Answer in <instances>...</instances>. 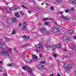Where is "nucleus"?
Returning a JSON list of instances; mask_svg holds the SVG:
<instances>
[{
  "mask_svg": "<svg viewBox=\"0 0 76 76\" xmlns=\"http://www.w3.org/2000/svg\"><path fill=\"white\" fill-rule=\"evenodd\" d=\"M6 48L7 49L4 48V50L2 51L1 53L4 56H9L10 55H9V52H11L12 49L8 47H7Z\"/></svg>",
  "mask_w": 76,
  "mask_h": 76,
  "instance_id": "1",
  "label": "nucleus"
},
{
  "mask_svg": "<svg viewBox=\"0 0 76 76\" xmlns=\"http://www.w3.org/2000/svg\"><path fill=\"white\" fill-rule=\"evenodd\" d=\"M51 31L52 32H55L56 31L57 32H60V29L57 27H53L51 29Z\"/></svg>",
  "mask_w": 76,
  "mask_h": 76,
  "instance_id": "2",
  "label": "nucleus"
},
{
  "mask_svg": "<svg viewBox=\"0 0 76 76\" xmlns=\"http://www.w3.org/2000/svg\"><path fill=\"white\" fill-rule=\"evenodd\" d=\"M70 37L68 36H64V37L63 38V40L64 41H66L67 42L68 41H70Z\"/></svg>",
  "mask_w": 76,
  "mask_h": 76,
  "instance_id": "3",
  "label": "nucleus"
},
{
  "mask_svg": "<svg viewBox=\"0 0 76 76\" xmlns=\"http://www.w3.org/2000/svg\"><path fill=\"white\" fill-rule=\"evenodd\" d=\"M23 24L24 28H23V31H26V27H27V24L26 23L25 21H24Z\"/></svg>",
  "mask_w": 76,
  "mask_h": 76,
  "instance_id": "4",
  "label": "nucleus"
},
{
  "mask_svg": "<svg viewBox=\"0 0 76 76\" xmlns=\"http://www.w3.org/2000/svg\"><path fill=\"white\" fill-rule=\"evenodd\" d=\"M38 67L39 69H45V66L44 65H42L40 64L38 65Z\"/></svg>",
  "mask_w": 76,
  "mask_h": 76,
  "instance_id": "5",
  "label": "nucleus"
},
{
  "mask_svg": "<svg viewBox=\"0 0 76 76\" xmlns=\"http://www.w3.org/2000/svg\"><path fill=\"white\" fill-rule=\"evenodd\" d=\"M69 3H72L73 4H76V1L75 0H69Z\"/></svg>",
  "mask_w": 76,
  "mask_h": 76,
  "instance_id": "6",
  "label": "nucleus"
},
{
  "mask_svg": "<svg viewBox=\"0 0 76 76\" xmlns=\"http://www.w3.org/2000/svg\"><path fill=\"white\" fill-rule=\"evenodd\" d=\"M40 32H41L42 33H43V34H45L46 33L47 30H46L45 29H40Z\"/></svg>",
  "mask_w": 76,
  "mask_h": 76,
  "instance_id": "7",
  "label": "nucleus"
},
{
  "mask_svg": "<svg viewBox=\"0 0 76 76\" xmlns=\"http://www.w3.org/2000/svg\"><path fill=\"white\" fill-rule=\"evenodd\" d=\"M71 56V55H70V53H68L66 56V58H70Z\"/></svg>",
  "mask_w": 76,
  "mask_h": 76,
  "instance_id": "8",
  "label": "nucleus"
},
{
  "mask_svg": "<svg viewBox=\"0 0 76 76\" xmlns=\"http://www.w3.org/2000/svg\"><path fill=\"white\" fill-rule=\"evenodd\" d=\"M7 11L8 13H11L12 11V9H10V8H7Z\"/></svg>",
  "mask_w": 76,
  "mask_h": 76,
  "instance_id": "9",
  "label": "nucleus"
},
{
  "mask_svg": "<svg viewBox=\"0 0 76 76\" xmlns=\"http://www.w3.org/2000/svg\"><path fill=\"white\" fill-rule=\"evenodd\" d=\"M52 47V46L51 45H48L46 46V48L47 50H50V48H51Z\"/></svg>",
  "mask_w": 76,
  "mask_h": 76,
  "instance_id": "10",
  "label": "nucleus"
},
{
  "mask_svg": "<svg viewBox=\"0 0 76 76\" xmlns=\"http://www.w3.org/2000/svg\"><path fill=\"white\" fill-rule=\"evenodd\" d=\"M23 69L24 70H29V67L26 66H23Z\"/></svg>",
  "mask_w": 76,
  "mask_h": 76,
  "instance_id": "11",
  "label": "nucleus"
},
{
  "mask_svg": "<svg viewBox=\"0 0 76 76\" xmlns=\"http://www.w3.org/2000/svg\"><path fill=\"white\" fill-rule=\"evenodd\" d=\"M61 18H63V19H65V20H68V19H69V18L66 17L63 15H62L61 16Z\"/></svg>",
  "mask_w": 76,
  "mask_h": 76,
  "instance_id": "12",
  "label": "nucleus"
},
{
  "mask_svg": "<svg viewBox=\"0 0 76 76\" xmlns=\"http://www.w3.org/2000/svg\"><path fill=\"white\" fill-rule=\"evenodd\" d=\"M4 45V44L3 43L0 44V48L3 49V46Z\"/></svg>",
  "mask_w": 76,
  "mask_h": 76,
  "instance_id": "13",
  "label": "nucleus"
},
{
  "mask_svg": "<svg viewBox=\"0 0 76 76\" xmlns=\"http://www.w3.org/2000/svg\"><path fill=\"white\" fill-rule=\"evenodd\" d=\"M71 48L73 51H75L76 50V48L73 45H72L71 46Z\"/></svg>",
  "mask_w": 76,
  "mask_h": 76,
  "instance_id": "14",
  "label": "nucleus"
},
{
  "mask_svg": "<svg viewBox=\"0 0 76 76\" xmlns=\"http://www.w3.org/2000/svg\"><path fill=\"white\" fill-rule=\"evenodd\" d=\"M56 49V46L53 45L52 47V50L53 51H55Z\"/></svg>",
  "mask_w": 76,
  "mask_h": 76,
  "instance_id": "15",
  "label": "nucleus"
},
{
  "mask_svg": "<svg viewBox=\"0 0 76 76\" xmlns=\"http://www.w3.org/2000/svg\"><path fill=\"white\" fill-rule=\"evenodd\" d=\"M64 69L68 68V64H65L64 66Z\"/></svg>",
  "mask_w": 76,
  "mask_h": 76,
  "instance_id": "16",
  "label": "nucleus"
},
{
  "mask_svg": "<svg viewBox=\"0 0 76 76\" xmlns=\"http://www.w3.org/2000/svg\"><path fill=\"white\" fill-rule=\"evenodd\" d=\"M28 70V72H29V73H32V70H33V69H30V68H29Z\"/></svg>",
  "mask_w": 76,
  "mask_h": 76,
  "instance_id": "17",
  "label": "nucleus"
},
{
  "mask_svg": "<svg viewBox=\"0 0 76 76\" xmlns=\"http://www.w3.org/2000/svg\"><path fill=\"white\" fill-rule=\"evenodd\" d=\"M36 58H38L37 57V56H33V60H35L36 59Z\"/></svg>",
  "mask_w": 76,
  "mask_h": 76,
  "instance_id": "18",
  "label": "nucleus"
},
{
  "mask_svg": "<svg viewBox=\"0 0 76 76\" xmlns=\"http://www.w3.org/2000/svg\"><path fill=\"white\" fill-rule=\"evenodd\" d=\"M17 20L16 19V18H14L12 19V21L14 22H16Z\"/></svg>",
  "mask_w": 76,
  "mask_h": 76,
  "instance_id": "19",
  "label": "nucleus"
},
{
  "mask_svg": "<svg viewBox=\"0 0 76 76\" xmlns=\"http://www.w3.org/2000/svg\"><path fill=\"white\" fill-rule=\"evenodd\" d=\"M69 68V69H71V68H72V65L70 64L69 65L68 64V68Z\"/></svg>",
  "mask_w": 76,
  "mask_h": 76,
  "instance_id": "20",
  "label": "nucleus"
},
{
  "mask_svg": "<svg viewBox=\"0 0 76 76\" xmlns=\"http://www.w3.org/2000/svg\"><path fill=\"white\" fill-rule=\"evenodd\" d=\"M14 65H15V64H14L13 63H11L10 64H8L7 65V66H14Z\"/></svg>",
  "mask_w": 76,
  "mask_h": 76,
  "instance_id": "21",
  "label": "nucleus"
},
{
  "mask_svg": "<svg viewBox=\"0 0 76 76\" xmlns=\"http://www.w3.org/2000/svg\"><path fill=\"white\" fill-rule=\"evenodd\" d=\"M15 15L16 17H17V18H18L19 17V14L18 12L15 13Z\"/></svg>",
  "mask_w": 76,
  "mask_h": 76,
  "instance_id": "22",
  "label": "nucleus"
},
{
  "mask_svg": "<svg viewBox=\"0 0 76 76\" xmlns=\"http://www.w3.org/2000/svg\"><path fill=\"white\" fill-rule=\"evenodd\" d=\"M50 18H45L43 19V21H45V20H49Z\"/></svg>",
  "mask_w": 76,
  "mask_h": 76,
  "instance_id": "23",
  "label": "nucleus"
},
{
  "mask_svg": "<svg viewBox=\"0 0 76 76\" xmlns=\"http://www.w3.org/2000/svg\"><path fill=\"white\" fill-rule=\"evenodd\" d=\"M70 68L67 69L66 70V72H67V73H69V72H70Z\"/></svg>",
  "mask_w": 76,
  "mask_h": 76,
  "instance_id": "24",
  "label": "nucleus"
},
{
  "mask_svg": "<svg viewBox=\"0 0 76 76\" xmlns=\"http://www.w3.org/2000/svg\"><path fill=\"white\" fill-rule=\"evenodd\" d=\"M56 2H57V3H60L61 2V0L56 1Z\"/></svg>",
  "mask_w": 76,
  "mask_h": 76,
  "instance_id": "25",
  "label": "nucleus"
},
{
  "mask_svg": "<svg viewBox=\"0 0 76 76\" xmlns=\"http://www.w3.org/2000/svg\"><path fill=\"white\" fill-rule=\"evenodd\" d=\"M50 10L52 11L54 10V7H53V6L51 7L50 8Z\"/></svg>",
  "mask_w": 76,
  "mask_h": 76,
  "instance_id": "26",
  "label": "nucleus"
},
{
  "mask_svg": "<svg viewBox=\"0 0 76 76\" xmlns=\"http://www.w3.org/2000/svg\"><path fill=\"white\" fill-rule=\"evenodd\" d=\"M57 46L58 48H60L61 47V44H58L57 45Z\"/></svg>",
  "mask_w": 76,
  "mask_h": 76,
  "instance_id": "27",
  "label": "nucleus"
},
{
  "mask_svg": "<svg viewBox=\"0 0 76 76\" xmlns=\"http://www.w3.org/2000/svg\"><path fill=\"white\" fill-rule=\"evenodd\" d=\"M69 32L70 34H72L73 32V30H70L69 31Z\"/></svg>",
  "mask_w": 76,
  "mask_h": 76,
  "instance_id": "28",
  "label": "nucleus"
},
{
  "mask_svg": "<svg viewBox=\"0 0 76 76\" xmlns=\"http://www.w3.org/2000/svg\"><path fill=\"white\" fill-rule=\"evenodd\" d=\"M53 57L55 58H56L57 57V54L56 53H54L53 54Z\"/></svg>",
  "mask_w": 76,
  "mask_h": 76,
  "instance_id": "29",
  "label": "nucleus"
},
{
  "mask_svg": "<svg viewBox=\"0 0 76 76\" xmlns=\"http://www.w3.org/2000/svg\"><path fill=\"white\" fill-rule=\"evenodd\" d=\"M27 62H28V63H30L31 62V61H32V60L30 59H28V60H27Z\"/></svg>",
  "mask_w": 76,
  "mask_h": 76,
  "instance_id": "30",
  "label": "nucleus"
},
{
  "mask_svg": "<svg viewBox=\"0 0 76 76\" xmlns=\"http://www.w3.org/2000/svg\"><path fill=\"white\" fill-rule=\"evenodd\" d=\"M48 23H49V22L48 21H46L45 23V24L46 25H48Z\"/></svg>",
  "mask_w": 76,
  "mask_h": 76,
  "instance_id": "31",
  "label": "nucleus"
},
{
  "mask_svg": "<svg viewBox=\"0 0 76 76\" xmlns=\"http://www.w3.org/2000/svg\"><path fill=\"white\" fill-rule=\"evenodd\" d=\"M36 47V48H40V45H37Z\"/></svg>",
  "mask_w": 76,
  "mask_h": 76,
  "instance_id": "32",
  "label": "nucleus"
},
{
  "mask_svg": "<svg viewBox=\"0 0 76 76\" xmlns=\"http://www.w3.org/2000/svg\"><path fill=\"white\" fill-rule=\"evenodd\" d=\"M41 64H44L45 63V61H40Z\"/></svg>",
  "mask_w": 76,
  "mask_h": 76,
  "instance_id": "33",
  "label": "nucleus"
},
{
  "mask_svg": "<svg viewBox=\"0 0 76 76\" xmlns=\"http://www.w3.org/2000/svg\"><path fill=\"white\" fill-rule=\"evenodd\" d=\"M36 51L37 53H39L40 52V50L38 49H36Z\"/></svg>",
  "mask_w": 76,
  "mask_h": 76,
  "instance_id": "34",
  "label": "nucleus"
},
{
  "mask_svg": "<svg viewBox=\"0 0 76 76\" xmlns=\"http://www.w3.org/2000/svg\"><path fill=\"white\" fill-rule=\"evenodd\" d=\"M4 76H7V73H4Z\"/></svg>",
  "mask_w": 76,
  "mask_h": 76,
  "instance_id": "35",
  "label": "nucleus"
},
{
  "mask_svg": "<svg viewBox=\"0 0 76 76\" xmlns=\"http://www.w3.org/2000/svg\"><path fill=\"white\" fill-rule=\"evenodd\" d=\"M18 8L17 7V6H15V7H14V10H16V9H18Z\"/></svg>",
  "mask_w": 76,
  "mask_h": 76,
  "instance_id": "36",
  "label": "nucleus"
},
{
  "mask_svg": "<svg viewBox=\"0 0 76 76\" xmlns=\"http://www.w3.org/2000/svg\"><path fill=\"white\" fill-rule=\"evenodd\" d=\"M69 10H66L65 11V12L66 13H67V12H69Z\"/></svg>",
  "mask_w": 76,
  "mask_h": 76,
  "instance_id": "37",
  "label": "nucleus"
},
{
  "mask_svg": "<svg viewBox=\"0 0 76 76\" xmlns=\"http://www.w3.org/2000/svg\"><path fill=\"white\" fill-rule=\"evenodd\" d=\"M6 41H7V42H9V41H10V39L7 38L6 39Z\"/></svg>",
  "mask_w": 76,
  "mask_h": 76,
  "instance_id": "38",
  "label": "nucleus"
},
{
  "mask_svg": "<svg viewBox=\"0 0 76 76\" xmlns=\"http://www.w3.org/2000/svg\"><path fill=\"white\" fill-rule=\"evenodd\" d=\"M16 33V32L15 31H13L12 32V34H15Z\"/></svg>",
  "mask_w": 76,
  "mask_h": 76,
  "instance_id": "39",
  "label": "nucleus"
},
{
  "mask_svg": "<svg viewBox=\"0 0 76 76\" xmlns=\"http://www.w3.org/2000/svg\"><path fill=\"white\" fill-rule=\"evenodd\" d=\"M29 37L28 36V37H27L26 36V39H29Z\"/></svg>",
  "mask_w": 76,
  "mask_h": 76,
  "instance_id": "40",
  "label": "nucleus"
},
{
  "mask_svg": "<svg viewBox=\"0 0 76 76\" xmlns=\"http://www.w3.org/2000/svg\"><path fill=\"white\" fill-rule=\"evenodd\" d=\"M3 9H4L3 7H0V9H1V10H3Z\"/></svg>",
  "mask_w": 76,
  "mask_h": 76,
  "instance_id": "41",
  "label": "nucleus"
},
{
  "mask_svg": "<svg viewBox=\"0 0 76 76\" xmlns=\"http://www.w3.org/2000/svg\"><path fill=\"white\" fill-rule=\"evenodd\" d=\"M26 35H24L23 36V38H26Z\"/></svg>",
  "mask_w": 76,
  "mask_h": 76,
  "instance_id": "42",
  "label": "nucleus"
},
{
  "mask_svg": "<svg viewBox=\"0 0 76 76\" xmlns=\"http://www.w3.org/2000/svg\"><path fill=\"white\" fill-rule=\"evenodd\" d=\"M20 14L21 15H23V13H22V12L21 11L20 12Z\"/></svg>",
  "mask_w": 76,
  "mask_h": 76,
  "instance_id": "43",
  "label": "nucleus"
},
{
  "mask_svg": "<svg viewBox=\"0 0 76 76\" xmlns=\"http://www.w3.org/2000/svg\"><path fill=\"white\" fill-rule=\"evenodd\" d=\"M28 13H29V14H31V11L28 10Z\"/></svg>",
  "mask_w": 76,
  "mask_h": 76,
  "instance_id": "44",
  "label": "nucleus"
},
{
  "mask_svg": "<svg viewBox=\"0 0 76 76\" xmlns=\"http://www.w3.org/2000/svg\"><path fill=\"white\" fill-rule=\"evenodd\" d=\"M22 23H19V26H22Z\"/></svg>",
  "mask_w": 76,
  "mask_h": 76,
  "instance_id": "45",
  "label": "nucleus"
},
{
  "mask_svg": "<svg viewBox=\"0 0 76 76\" xmlns=\"http://www.w3.org/2000/svg\"><path fill=\"white\" fill-rule=\"evenodd\" d=\"M38 25L39 26H41V25H42V23H39Z\"/></svg>",
  "mask_w": 76,
  "mask_h": 76,
  "instance_id": "46",
  "label": "nucleus"
},
{
  "mask_svg": "<svg viewBox=\"0 0 76 76\" xmlns=\"http://www.w3.org/2000/svg\"><path fill=\"white\" fill-rule=\"evenodd\" d=\"M39 57H42V54H40L39 55Z\"/></svg>",
  "mask_w": 76,
  "mask_h": 76,
  "instance_id": "47",
  "label": "nucleus"
},
{
  "mask_svg": "<svg viewBox=\"0 0 76 76\" xmlns=\"http://www.w3.org/2000/svg\"><path fill=\"white\" fill-rule=\"evenodd\" d=\"M60 14H61V15H62V14L63 13V12H60Z\"/></svg>",
  "mask_w": 76,
  "mask_h": 76,
  "instance_id": "48",
  "label": "nucleus"
},
{
  "mask_svg": "<svg viewBox=\"0 0 76 76\" xmlns=\"http://www.w3.org/2000/svg\"><path fill=\"white\" fill-rule=\"evenodd\" d=\"M22 7H24V8H25V9H26V7H25L24 5H22Z\"/></svg>",
  "mask_w": 76,
  "mask_h": 76,
  "instance_id": "49",
  "label": "nucleus"
},
{
  "mask_svg": "<svg viewBox=\"0 0 76 76\" xmlns=\"http://www.w3.org/2000/svg\"><path fill=\"white\" fill-rule=\"evenodd\" d=\"M47 34H49V31H46V33Z\"/></svg>",
  "mask_w": 76,
  "mask_h": 76,
  "instance_id": "50",
  "label": "nucleus"
},
{
  "mask_svg": "<svg viewBox=\"0 0 76 76\" xmlns=\"http://www.w3.org/2000/svg\"><path fill=\"white\" fill-rule=\"evenodd\" d=\"M73 38L74 39H76V36H74Z\"/></svg>",
  "mask_w": 76,
  "mask_h": 76,
  "instance_id": "51",
  "label": "nucleus"
},
{
  "mask_svg": "<svg viewBox=\"0 0 76 76\" xmlns=\"http://www.w3.org/2000/svg\"><path fill=\"white\" fill-rule=\"evenodd\" d=\"M40 47H43V45H40Z\"/></svg>",
  "mask_w": 76,
  "mask_h": 76,
  "instance_id": "52",
  "label": "nucleus"
},
{
  "mask_svg": "<svg viewBox=\"0 0 76 76\" xmlns=\"http://www.w3.org/2000/svg\"><path fill=\"white\" fill-rule=\"evenodd\" d=\"M14 51H16V48H14Z\"/></svg>",
  "mask_w": 76,
  "mask_h": 76,
  "instance_id": "53",
  "label": "nucleus"
},
{
  "mask_svg": "<svg viewBox=\"0 0 76 76\" xmlns=\"http://www.w3.org/2000/svg\"><path fill=\"white\" fill-rule=\"evenodd\" d=\"M73 10H74V8H72L71 9V10H72V11H73Z\"/></svg>",
  "mask_w": 76,
  "mask_h": 76,
  "instance_id": "54",
  "label": "nucleus"
},
{
  "mask_svg": "<svg viewBox=\"0 0 76 76\" xmlns=\"http://www.w3.org/2000/svg\"><path fill=\"white\" fill-rule=\"evenodd\" d=\"M28 45L26 44L25 45V47H28Z\"/></svg>",
  "mask_w": 76,
  "mask_h": 76,
  "instance_id": "55",
  "label": "nucleus"
},
{
  "mask_svg": "<svg viewBox=\"0 0 76 76\" xmlns=\"http://www.w3.org/2000/svg\"><path fill=\"white\" fill-rule=\"evenodd\" d=\"M53 23H55V24H56V25L57 24V23H56V22H54Z\"/></svg>",
  "mask_w": 76,
  "mask_h": 76,
  "instance_id": "56",
  "label": "nucleus"
},
{
  "mask_svg": "<svg viewBox=\"0 0 76 76\" xmlns=\"http://www.w3.org/2000/svg\"><path fill=\"white\" fill-rule=\"evenodd\" d=\"M6 4H7H7H9V3H8V2H5Z\"/></svg>",
  "mask_w": 76,
  "mask_h": 76,
  "instance_id": "57",
  "label": "nucleus"
},
{
  "mask_svg": "<svg viewBox=\"0 0 76 76\" xmlns=\"http://www.w3.org/2000/svg\"><path fill=\"white\" fill-rule=\"evenodd\" d=\"M64 51H66V49H64Z\"/></svg>",
  "mask_w": 76,
  "mask_h": 76,
  "instance_id": "58",
  "label": "nucleus"
},
{
  "mask_svg": "<svg viewBox=\"0 0 76 76\" xmlns=\"http://www.w3.org/2000/svg\"><path fill=\"white\" fill-rule=\"evenodd\" d=\"M57 76H61L60 74H58Z\"/></svg>",
  "mask_w": 76,
  "mask_h": 76,
  "instance_id": "59",
  "label": "nucleus"
},
{
  "mask_svg": "<svg viewBox=\"0 0 76 76\" xmlns=\"http://www.w3.org/2000/svg\"><path fill=\"white\" fill-rule=\"evenodd\" d=\"M49 58L51 60H52V58H51V57H50Z\"/></svg>",
  "mask_w": 76,
  "mask_h": 76,
  "instance_id": "60",
  "label": "nucleus"
},
{
  "mask_svg": "<svg viewBox=\"0 0 76 76\" xmlns=\"http://www.w3.org/2000/svg\"><path fill=\"white\" fill-rule=\"evenodd\" d=\"M1 63H2V62L1 61H0V64H1Z\"/></svg>",
  "mask_w": 76,
  "mask_h": 76,
  "instance_id": "61",
  "label": "nucleus"
},
{
  "mask_svg": "<svg viewBox=\"0 0 76 76\" xmlns=\"http://www.w3.org/2000/svg\"><path fill=\"white\" fill-rule=\"evenodd\" d=\"M50 76H53V74H51V75H50Z\"/></svg>",
  "mask_w": 76,
  "mask_h": 76,
  "instance_id": "62",
  "label": "nucleus"
},
{
  "mask_svg": "<svg viewBox=\"0 0 76 76\" xmlns=\"http://www.w3.org/2000/svg\"><path fill=\"white\" fill-rule=\"evenodd\" d=\"M46 4L48 6V4L47 3H46Z\"/></svg>",
  "mask_w": 76,
  "mask_h": 76,
  "instance_id": "63",
  "label": "nucleus"
},
{
  "mask_svg": "<svg viewBox=\"0 0 76 76\" xmlns=\"http://www.w3.org/2000/svg\"><path fill=\"white\" fill-rule=\"evenodd\" d=\"M0 72H2V71L1 69H0Z\"/></svg>",
  "mask_w": 76,
  "mask_h": 76,
  "instance_id": "64",
  "label": "nucleus"
}]
</instances>
